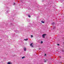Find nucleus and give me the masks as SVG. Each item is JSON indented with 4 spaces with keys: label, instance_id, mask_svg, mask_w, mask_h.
<instances>
[{
    "label": "nucleus",
    "instance_id": "nucleus-4",
    "mask_svg": "<svg viewBox=\"0 0 64 64\" xmlns=\"http://www.w3.org/2000/svg\"><path fill=\"white\" fill-rule=\"evenodd\" d=\"M24 50L25 51H26V48H24Z\"/></svg>",
    "mask_w": 64,
    "mask_h": 64
},
{
    "label": "nucleus",
    "instance_id": "nucleus-8",
    "mask_svg": "<svg viewBox=\"0 0 64 64\" xmlns=\"http://www.w3.org/2000/svg\"><path fill=\"white\" fill-rule=\"evenodd\" d=\"M43 43V41H41V43H40L41 44H42V43Z\"/></svg>",
    "mask_w": 64,
    "mask_h": 64
},
{
    "label": "nucleus",
    "instance_id": "nucleus-12",
    "mask_svg": "<svg viewBox=\"0 0 64 64\" xmlns=\"http://www.w3.org/2000/svg\"><path fill=\"white\" fill-rule=\"evenodd\" d=\"M57 45H58V46H59V44H57Z\"/></svg>",
    "mask_w": 64,
    "mask_h": 64
},
{
    "label": "nucleus",
    "instance_id": "nucleus-6",
    "mask_svg": "<svg viewBox=\"0 0 64 64\" xmlns=\"http://www.w3.org/2000/svg\"><path fill=\"white\" fill-rule=\"evenodd\" d=\"M24 40L25 41H27V40H28V38L26 39H24Z\"/></svg>",
    "mask_w": 64,
    "mask_h": 64
},
{
    "label": "nucleus",
    "instance_id": "nucleus-19",
    "mask_svg": "<svg viewBox=\"0 0 64 64\" xmlns=\"http://www.w3.org/2000/svg\"><path fill=\"white\" fill-rule=\"evenodd\" d=\"M32 47H33V46H32Z\"/></svg>",
    "mask_w": 64,
    "mask_h": 64
},
{
    "label": "nucleus",
    "instance_id": "nucleus-5",
    "mask_svg": "<svg viewBox=\"0 0 64 64\" xmlns=\"http://www.w3.org/2000/svg\"><path fill=\"white\" fill-rule=\"evenodd\" d=\"M41 22L42 23H44V22L43 21H41Z\"/></svg>",
    "mask_w": 64,
    "mask_h": 64
},
{
    "label": "nucleus",
    "instance_id": "nucleus-11",
    "mask_svg": "<svg viewBox=\"0 0 64 64\" xmlns=\"http://www.w3.org/2000/svg\"><path fill=\"white\" fill-rule=\"evenodd\" d=\"M52 25H54V22H53L52 23Z\"/></svg>",
    "mask_w": 64,
    "mask_h": 64
},
{
    "label": "nucleus",
    "instance_id": "nucleus-3",
    "mask_svg": "<svg viewBox=\"0 0 64 64\" xmlns=\"http://www.w3.org/2000/svg\"><path fill=\"white\" fill-rule=\"evenodd\" d=\"M47 61V60L45 59L44 60V62H46Z\"/></svg>",
    "mask_w": 64,
    "mask_h": 64
},
{
    "label": "nucleus",
    "instance_id": "nucleus-7",
    "mask_svg": "<svg viewBox=\"0 0 64 64\" xmlns=\"http://www.w3.org/2000/svg\"><path fill=\"white\" fill-rule=\"evenodd\" d=\"M24 58H25V56H23V57H22V59H23Z\"/></svg>",
    "mask_w": 64,
    "mask_h": 64
},
{
    "label": "nucleus",
    "instance_id": "nucleus-14",
    "mask_svg": "<svg viewBox=\"0 0 64 64\" xmlns=\"http://www.w3.org/2000/svg\"><path fill=\"white\" fill-rule=\"evenodd\" d=\"M39 50H40L41 49V48H39Z\"/></svg>",
    "mask_w": 64,
    "mask_h": 64
},
{
    "label": "nucleus",
    "instance_id": "nucleus-10",
    "mask_svg": "<svg viewBox=\"0 0 64 64\" xmlns=\"http://www.w3.org/2000/svg\"><path fill=\"white\" fill-rule=\"evenodd\" d=\"M28 16V17H29L30 18V17H31V16H30V15H29Z\"/></svg>",
    "mask_w": 64,
    "mask_h": 64
},
{
    "label": "nucleus",
    "instance_id": "nucleus-18",
    "mask_svg": "<svg viewBox=\"0 0 64 64\" xmlns=\"http://www.w3.org/2000/svg\"><path fill=\"white\" fill-rule=\"evenodd\" d=\"M33 37V36H32V37Z\"/></svg>",
    "mask_w": 64,
    "mask_h": 64
},
{
    "label": "nucleus",
    "instance_id": "nucleus-16",
    "mask_svg": "<svg viewBox=\"0 0 64 64\" xmlns=\"http://www.w3.org/2000/svg\"><path fill=\"white\" fill-rule=\"evenodd\" d=\"M14 5H15V3H14Z\"/></svg>",
    "mask_w": 64,
    "mask_h": 64
},
{
    "label": "nucleus",
    "instance_id": "nucleus-9",
    "mask_svg": "<svg viewBox=\"0 0 64 64\" xmlns=\"http://www.w3.org/2000/svg\"><path fill=\"white\" fill-rule=\"evenodd\" d=\"M32 43L30 44V46H32Z\"/></svg>",
    "mask_w": 64,
    "mask_h": 64
},
{
    "label": "nucleus",
    "instance_id": "nucleus-2",
    "mask_svg": "<svg viewBox=\"0 0 64 64\" xmlns=\"http://www.w3.org/2000/svg\"><path fill=\"white\" fill-rule=\"evenodd\" d=\"M7 64H12V63H11L10 62H8Z\"/></svg>",
    "mask_w": 64,
    "mask_h": 64
},
{
    "label": "nucleus",
    "instance_id": "nucleus-13",
    "mask_svg": "<svg viewBox=\"0 0 64 64\" xmlns=\"http://www.w3.org/2000/svg\"><path fill=\"white\" fill-rule=\"evenodd\" d=\"M44 55H45V56H46V54H44Z\"/></svg>",
    "mask_w": 64,
    "mask_h": 64
},
{
    "label": "nucleus",
    "instance_id": "nucleus-1",
    "mask_svg": "<svg viewBox=\"0 0 64 64\" xmlns=\"http://www.w3.org/2000/svg\"><path fill=\"white\" fill-rule=\"evenodd\" d=\"M46 34H44L42 35V36L43 37V38H45V36H46Z\"/></svg>",
    "mask_w": 64,
    "mask_h": 64
},
{
    "label": "nucleus",
    "instance_id": "nucleus-15",
    "mask_svg": "<svg viewBox=\"0 0 64 64\" xmlns=\"http://www.w3.org/2000/svg\"><path fill=\"white\" fill-rule=\"evenodd\" d=\"M31 37H32V35H31Z\"/></svg>",
    "mask_w": 64,
    "mask_h": 64
},
{
    "label": "nucleus",
    "instance_id": "nucleus-17",
    "mask_svg": "<svg viewBox=\"0 0 64 64\" xmlns=\"http://www.w3.org/2000/svg\"><path fill=\"white\" fill-rule=\"evenodd\" d=\"M60 58H61V56H60Z\"/></svg>",
    "mask_w": 64,
    "mask_h": 64
}]
</instances>
